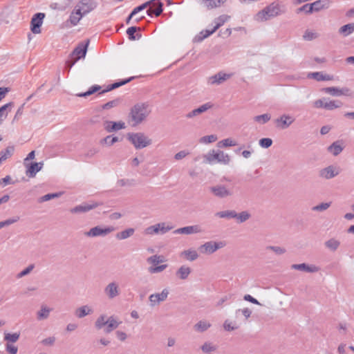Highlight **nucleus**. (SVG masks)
I'll use <instances>...</instances> for the list:
<instances>
[{"mask_svg":"<svg viewBox=\"0 0 354 354\" xmlns=\"http://www.w3.org/2000/svg\"><path fill=\"white\" fill-rule=\"evenodd\" d=\"M283 12H284L281 9L280 5L274 2L258 12L255 15V20L259 22L266 21Z\"/></svg>","mask_w":354,"mask_h":354,"instance_id":"f257e3e1","label":"nucleus"},{"mask_svg":"<svg viewBox=\"0 0 354 354\" xmlns=\"http://www.w3.org/2000/svg\"><path fill=\"white\" fill-rule=\"evenodd\" d=\"M148 105L145 104H137L134 105L130 112L129 118L132 126H136L141 123L149 114Z\"/></svg>","mask_w":354,"mask_h":354,"instance_id":"f03ea898","label":"nucleus"},{"mask_svg":"<svg viewBox=\"0 0 354 354\" xmlns=\"http://www.w3.org/2000/svg\"><path fill=\"white\" fill-rule=\"evenodd\" d=\"M127 139L136 149L145 148L152 143V140L141 132L129 133L127 134Z\"/></svg>","mask_w":354,"mask_h":354,"instance_id":"7ed1b4c3","label":"nucleus"},{"mask_svg":"<svg viewBox=\"0 0 354 354\" xmlns=\"http://www.w3.org/2000/svg\"><path fill=\"white\" fill-rule=\"evenodd\" d=\"M204 158L209 163H214L216 162L224 165H227L230 161V157L228 154L218 150H212L209 151L207 154L205 155Z\"/></svg>","mask_w":354,"mask_h":354,"instance_id":"20e7f679","label":"nucleus"},{"mask_svg":"<svg viewBox=\"0 0 354 354\" xmlns=\"http://www.w3.org/2000/svg\"><path fill=\"white\" fill-rule=\"evenodd\" d=\"M172 228V226H170L167 223L162 222L147 227L144 232L147 235L164 234L171 230Z\"/></svg>","mask_w":354,"mask_h":354,"instance_id":"39448f33","label":"nucleus"},{"mask_svg":"<svg viewBox=\"0 0 354 354\" xmlns=\"http://www.w3.org/2000/svg\"><path fill=\"white\" fill-rule=\"evenodd\" d=\"M113 226L102 227L100 225L91 228L88 231L84 232V235L88 237L106 236L109 234L115 231Z\"/></svg>","mask_w":354,"mask_h":354,"instance_id":"423d86ee","label":"nucleus"},{"mask_svg":"<svg viewBox=\"0 0 354 354\" xmlns=\"http://www.w3.org/2000/svg\"><path fill=\"white\" fill-rule=\"evenodd\" d=\"M225 246V243L224 241L216 242L210 241L201 245L198 249L202 254H211Z\"/></svg>","mask_w":354,"mask_h":354,"instance_id":"0eeeda50","label":"nucleus"},{"mask_svg":"<svg viewBox=\"0 0 354 354\" xmlns=\"http://www.w3.org/2000/svg\"><path fill=\"white\" fill-rule=\"evenodd\" d=\"M169 291L167 288H164L160 293H153L149 297V305L151 307H154L159 305L161 302L165 301L168 295Z\"/></svg>","mask_w":354,"mask_h":354,"instance_id":"6e6552de","label":"nucleus"},{"mask_svg":"<svg viewBox=\"0 0 354 354\" xmlns=\"http://www.w3.org/2000/svg\"><path fill=\"white\" fill-rule=\"evenodd\" d=\"M97 6L95 0H81L77 4L76 8H78V12L86 15L92 10H93Z\"/></svg>","mask_w":354,"mask_h":354,"instance_id":"1a4fd4ad","label":"nucleus"},{"mask_svg":"<svg viewBox=\"0 0 354 354\" xmlns=\"http://www.w3.org/2000/svg\"><path fill=\"white\" fill-rule=\"evenodd\" d=\"M295 121V118L288 115L283 114L278 118L274 120L276 127L280 129H286L288 128Z\"/></svg>","mask_w":354,"mask_h":354,"instance_id":"9d476101","label":"nucleus"},{"mask_svg":"<svg viewBox=\"0 0 354 354\" xmlns=\"http://www.w3.org/2000/svg\"><path fill=\"white\" fill-rule=\"evenodd\" d=\"M45 17V14L42 12H38L33 15L31 21V31L34 34H39L41 32L40 27L42 25L43 19Z\"/></svg>","mask_w":354,"mask_h":354,"instance_id":"9b49d317","label":"nucleus"},{"mask_svg":"<svg viewBox=\"0 0 354 354\" xmlns=\"http://www.w3.org/2000/svg\"><path fill=\"white\" fill-rule=\"evenodd\" d=\"M340 173V169L334 165L328 166L319 171V176L324 179H331Z\"/></svg>","mask_w":354,"mask_h":354,"instance_id":"f8f14e48","label":"nucleus"},{"mask_svg":"<svg viewBox=\"0 0 354 354\" xmlns=\"http://www.w3.org/2000/svg\"><path fill=\"white\" fill-rule=\"evenodd\" d=\"M203 232V230L199 225H189L175 230L173 233L175 234H193Z\"/></svg>","mask_w":354,"mask_h":354,"instance_id":"ddd939ff","label":"nucleus"},{"mask_svg":"<svg viewBox=\"0 0 354 354\" xmlns=\"http://www.w3.org/2000/svg\"><path fill=\"white\" fill-rule=\"evenodd\" d=\"M104 293L107 296V297L110 299H113L118 297L120 293V288L118 283L113 281L109 283L105 288H104Z\"/></svg>","mask_w":354,"mask_h":354,"instance_id":"4468645a","label":"nucleus"},{"mask_svg":"<svg viewBox=\"0 0 354 354\" xmlns=\"http://www.w3.org/2000/svg\"><path fill=\"white\" fill-rule=\"evenodd\" d=\"M149 2H150V7L147 10V15L151 17L153 15H155L156 17L160 15L162 12V3L160 0H151Z\"/></svg>","mask_w":354,"mask_h":354,"instance_id":"2eb2a0df","label":"nucleus"},{"mask_svg":"<svg viewBox=\"0 0 354 354\" xmlns=\"http://www.w3.org/2000/svg\"><path fill=\"white\" fill-rule=\"evenodd\" d=\"M88 44H89V40L88 39L85 44H83V43L80 44L73 50L71 55L74 57L75 61H78L80 59L85 57Z\"/></svg>","mask_w":354,"mask_h":354,"instance_id":"dca6fc26","label":"nucleus"},{"mask_svg":"<svg viewBox=\"0 0 354 354\" xmlns=\"http://www.w3.org/2000/svg\"><path fill=\"white\" fill-rule=\"evenodd\" d=\"M233 75L232 73H225L223 72H219L209 78L208 83L209 84H221L225 80L230 79Z\"/></svg>","mask_w":354,"mask_h":354,"instance_id":"f3484780","label":"nucleus"},{"mask_svg":"<svg viewBox=\"0 0 354 354\" xmlns=\"http://www.w3.org/2000/svg\"><path fill=\"white\" fill-rule=\"evenodd\" d=\"M103 127L107 132H113L123 129L125 128V124L124 122H113L106 120L103 123Z\"/></svg>","mask_w":354,"mask_h":354,"instance_id":"a211bd4d","label":"nucleus"},{"mask_svg":"<svg viewBox=\"0 0 354 354\" xmlns=\"http://www.w3.org/2000/svg\"><path fill=\"white\" fill-rule=\"evenodd\" d=\"M210 191L214 196L219 198H225L230 196H232V192L227 189L223 185H216L214 187H212L210 188Z\"/></svg>","mask_w":354,"mask_h":354,"instance_id":"6ab92c4d","label":"nucleus"},{"mask_svg":"<svg viewBox=\"0 0 354 354\" xmlns=\"http://www.w3.org/2000/svg\"><path fill=\"white\" fill-rule=\"evenodd\" d=\"M98 206L97 203H93L92 204L88 203H82L81 205H77L75 207L71 209L70 212L73 214L77 213H84L87 212Z\"/></svg>","mask_w":354,"mask_h":354,"instance_id":"aec40b11","label":"nucleus"},{"mask_svg":"<svg viewBox=\"0 0 354 354\" xmlns=\"http://www.w3.org/2000/svg\"><path fill=\"white\" fill-rule=\"evenodd\" d=\"M212 106H213V104L211 102H207V103L200 106L198 108L192 110V111H190L189 113H188L186 115V117L187 118H194L195 116H197V115L207 111V110L211 109Z\"/></svg>","mask_w":354,"mask_h":354,"instance_id":"412c9836","label":"nucleus"},{"mask_svg":"<svg viewBox=\"0 0 354 354\" xmlns=\"http://www.w3.org/2000/svg\"><path fill=\"white\" fill-rule=\"evenodd\" d=\"M106 322V326L104 328V332L106 333H111L114 329L117 328L120 324H122V322L118 320V319L114 316H110L108 317Z\"/></svg>","mask_w":354,"mask_h":354,"instance_id":"4be33fe9","label":"nucleus"},{"mask_svg":"<svg viewBox=\"0 0 354 354\" xmlns=\"http://www.w3.org/2000/svg\"><path fill=\"white\" fill-rule=\"evenodd\" d=\"M93 313V309L88 305L80 306L75 310V315L79 319H82Z\"/></svg>","mask_w":354,"mask_h":354,"instance_id":"5701e85b","label":"nucleus"},{"mask_svg":"<svg viewBox=\"0 0 354 354\" xmlns=\"http://www.w3.org/2000/svg\"><path fill=\"white\" fill-rule=\"evenodd\" d=\"M291 268L294 270L304 271L306 272H316L319 271V268L315 266H309L306 263L292 264Z\"/></svg>","mask_w":354,"mask_h":354,"instance_id":"b1692460","label":"nucleus"},{"mask_svg":"<svg viewBox=\"0 0 354 354\" xmlns=\"http://www.w3.org/2000/svg\"><path fill=\"white\" fill-rule=\"evenodd\" d=\"M43 166V162L31 163L26 171V175L31 178L35 177L36 174L42 169Z\"/></svg>","mask_w":354,"mask_h":354,"instance_id":"393cba45","label":"nucleus"},{"mask_svg":"<svg viewBox=\"0 0 354 354\" xmlns=\"http://www.w3.org/2000/svg\"><path fill=\"white\" fill-rule=\"evenodd\" d=\"M180 257L184 258L187 261H194L198 258V254L196 250L189 249L181 252Z\"/></svg>","mask_w":354,"mask_h":354,"instance_id":"a878e982","label":"nucleus"},{"mask_svg":"<svg viewBox=\"0 0 354 354\" xmlns=\"http://www.w3.org/2000/svg\"><path fill=\"white\" fill-rule=\"evenodd\" d=\"M135 78V77H129L127 79H125V80H121L120 82H115L112 84H110L109 85L106 89L103 90L102 91H101L100 93H99V94H104L106 92H109L110 91H112L113 89H115L121 86H123L129 82H130L131 80H133V79Z\"/></svg>","mask_w":354,"mask_h":354,"instance_id":"bb28decb","label":"nucleus"},{"mask_svg":"<svg viewBox=\"0 0 354 354\" xmlns=\"http://www.w3.org/2000/svg\"><path fill=\"white\" fill-rule=\"evenodd\" d=\"M330 0H317L312 3L313 11H319L328 8L330 6Z\"/></svg>","mask_w":354,"mask_h":354,"instance_id":"cd10ccee","label":"nucleus"},{"mask_svg":"<svg viewBox=\"0 0 354 354\" xmlns=\"http://www.w3.org/2000/svg\"><path fill=\"white\" fill-rule=\"evenodd\" d=\"M340 241L335 238H331L324 243L325 247L331 252L336 251L340 246Z\"/></svg>","mask_w":354,"mask_h":354,"instance_id":"c85d7f7f","label":"nucleus"},{"mask_svg":"<svg viewBox=\"0 0 354 354\" xmlns=\"http://www.w3.org/2000/svg\"><path fill=\"white\" fill-rule=\"evenodd\" d=\"M191 271L192 270L189 267L186 266H182L178 268L176 274L179 279L185 280L187 279V277L191 273Z\"/></svg>","mask_w":354,"mask_h":354,"instance_id":"c756f323","label":"nucleus"},{"mask_svg":"<svg viewBox=\"0 0 354 354\" xmlns=\"http://www.w3.org/2000/svg\"><path fill=\"white\" fill-rule=\"evenodd\" d=\"M342 106V102L339 100H331L326 98L325 107L326 110L332 111L335 109L339 108Z\"/></svg>","mask_w":354,"mask_h":354,"instance_id":"7c9ffc66","label":"nucleus"},{"mask_svg":"<svg viewBox=\"0 0 354 354\" xmlns=\"http://www.w3.org/2000/svg\"><path fill=\"white\" fill-rule=\"evenodd\" d=\"M84 16L81 12H78V8L75 7V11L72 12L69 17V21L73 26H76L82 17Z\"/></svg>","mask_w":354,"mask_h":354,"instance_id":"2f4dec72","label":"nucleus"},{"mask_svg":"<svg viewBox=\"0 0 354 354\" xmlns=\"http://www.w3.org/2000/svg\"><path fill=\"white\" fill-rule=\"evenodd\" d=\"M354 31V23H350L342 26L339 29V33L344 37H347Z\"/></svg>","mask_w":354,"mask_h":354,"instance_id":"473e14b6","label":"nucleus"},{"mask_svg":"<svg viewBox=\"0 0 354 354\" xmlns=\"http://www.w3.org/2000/svg\"><path fill=\"white\" fill-rule=\"evenodd\" d=\"M51 309L46 306H42L40 310L37 313V319L38 320L46 319L50 315Z\"/></svg>","mask_w":354,"mask_h":354,"instance_id":"72a5a7b5","label":"nucleus"},{"mask_svg":"<svg viewBox=\"0 0 354 354\" xmlns=\"http://www.w3.org/2000/svg\"><path fill=\"white\" fill-rule=\"evenodd\" d=\"M216 216L221 218H235L236 216V212L234 210H225L216 213Z\"/></svg>","mask_w":354,"mask_h":354,"instance_id":"f704fd0d","label":"nucleus"},{"mask_svg":"<svg viewBox=\"0 0 354 354\" xmlns=\"http://www.w3.org/2000/svg\"><path fill=\"white\" fill-rule=\"evenodd\" d=\"M211 324L207 321H199L194 326V328L197 332H204L210 328Z\"/></svg>","mask_w":354,"mask_h":354,"instance_id":"c9c22d12","label":"nucleus"},{"mask_svg":"<svg viewBox=\"0 0 354 354\" xmlns=\"http://www.w3.org/2000/svg\"><path fill=\"white\" fill-rule=\"evenodd\" d=\"M165 261V259L162 255L155 254L147 258V262L152 266H157L159 263Z\"/></svg>","mask_w":354,"mask_h":354,"instance_id":"e433bc0d","label":"nucleus"},{"mask_svg":"<svg viewBox=\"0 0 354 354\" xmlns=\"http://www.w3.org/2000/svg\"><path fill=\"white\" fill-rule=\"evenodd\" d=\"M328 151L334 156H337L343 151V147L338 141H336L328 147Z\"/></svg>","mask_w":354,"mask_h":354,"instance_id":"4c0bfd02","label":"nucleus"},{"mask_svg":"<svg viewBox=\"0 0 354 354\" xmlns=\"http://www.w3.org/2000/svg\"><path fill=\"white\" fill-rule=\"evenodd\" d=\"M201 349L204 353H209L216 351L217 349V346L216 344L211 342H205L201 346Z\"/></svg>","mask_w":354,"mask_h":354,"instance_id":"58836bf2","label":"nucleus"},{"mask_svg":"<svg viewBox=\"0 0 354 354\" xmlns=\"http://www.w3.org/2000/svg\"><path fill=\"white\" fill-rule=\"evenodd\" d=\"M135 230L133 228H128L116 234V239L119 240H124L130 236H131L134 234Z\"/></svg>","mask_w":354,"mask_h":354,"instance_id":"ea45409f","label":"nucleus"},{"mask_svg":"<svg viewBox=\"0 0 354 354\" xmlns=\"http://www.w3.org/2000/svg\"><path fill=\"white\" fill-rule=\"evenodd\" d=\"M100 89H101V86L95 84V85H93L91 87H90L87 91L76 94V96L80 97H86L95 93V92L100 91Z\"/></svg>","mask_w":354,"mask_h":354,"instance_id":"a19ab883","label":"nucleus"},{"mask_svg":"<svg viewBox=\"0 0 354 354\" xmlns=\"http://www.w3.org/2000/svg\"><path fill=\"white\" fill-rule=\"evenodd\" d=\"M251 217V214L248 211H243L240 213H236V216H235V219H236V222L238 223H242L247 221Z\"/></svg>","mask_w":354,"mask_h":354,"instance_id":"79ce46f5","label":"nucleus"},{"mask_svg":"<svg viewBox=\"0 0 354 354\" xmlns=\"http://www.w3.org/2000/svg\"><path fill=\"white\" fill-rule=\"evenodd\" d=\"M119 138L118 136H107L100 140L101 145H106L108 146H112L115 142H118Z\"/></svg>","mask_w":354,"mask_h":354,"instance_id":"37998d69","label":"nucleus"},{"mask_svg":"<svg viewBox=\"0 0 354 354\" xmlns=\"http://www.w3.org/2000/svg\"><path fill=\"white\" fill-rule=\"evenodd\" d=\"M230 19V16L226 15H223L216 18L214 21L215 26H214V30L218 29L221 26H223L228 19Z\"/></svg>","mask_w":354,"mask_h":354,"instance_id":"c03bdc74","label":"nucleus"},{"mask_svg":"<svg viewBox=\"0 0 354 354\" xmlns=\"http://www.w3.org/2000/svg\"><path fill=\"white\" fill-rule=\"evenodd\" d=\"M201 3L209 10L220 6L221 0H200Z\"/></svg>","mask_w":354,"mask_h":354,"instance_id":"a18cd8bd","label":"nucleus"},{"mask_svg":"<svg viewBox=\"0 0 354 354\" xmlns=\"http://www.w3.org/2000/svg\"><path fill=\"white\" fill-rule=\"evenodd\" d=\"M14 105V103L12 102H10L9 103H7L4 105H3L1 107H0V123L3 120L4 118H6L8 115L7 109H11Z\"/></svg>","mask_w":354,"mask_h":354,"instance_id":"49530a36","label":"nucleus"},{"mask_svg":"<svg viewBox=\"0 0 354 354\" xmlns=\"http://www.w3.org/2000/svg\"><path fill=\"white\" fill-rule=\"evenodd\" d=\"M15 151L14 146H8L5 149L0 151V156L3 160H6L8 158L11 157Z\"/></svg>","mask_w":354,"mask_h":354,"instance_id":"de8ad7c7","label":"nucleus"},{"mask_svg":"<svg viewBox=\"0 0 354 354\" xmlns=\"http://www.w3.org/2000/svg\"><path fill=\"white\" fill-rule=\"evenodd\" d=\"M106 316L105 315H100L95 322V326L97 329H102L103 327L106 326Z\"/></svg>","mask_w":354,"mask_h":354,"instance_id":"09e8293b","label":"nucleus"},{"mask_svg":"<svg viewBox=\"0 0 354 354\" xmlns=\"http://www.w3.org/2000/svg\"><path fill=\"white\" fill-rule=\"evenodd\" d=\"M20 334L19 333H5L4 340L7 341L8 343H15L19 339Z\"/></svg>","mask_w":354,"mask_h":354,"instance_id":"8fccbe9b","label":"nucleus"},{"mask_svg":"<svg viewBox=\"0 0 354 354\" xmlns=\"http://www.w3.org/2000/svg\"><path fill=\"white\" fill-rule=\"evenodd\" d=\"M271 118V115L269 113H265L259 115H257L254 118V120L260 124H266Z\"/></svg>","mask_w":354,"mask_h":354,"instance_id":"3c124183","label":"nucleus"},{"mask_svg":"<svg viewBox=\"0 0 354 354\" xmlns=\"http://www.w3.org/2000/svg\"><path fill=\"white\" fill-rule=\"evenodd\" d=\"M167 264H162L160 266H153L149 268L148 270L151 274L160 273L164 271L167 268Z\"/></svg>","mask_w":354,"mask_h":354,"instance_id":"603ef678","label":"nucleus"},{"mask_svg":"<svg viewBox=\"0 0 354 354\" xmlns=\"http://www.w3.org/2000/svg\"><path fill=\"white\" fill-rule=\"evenodd\" d=\"M309 77L315 79L317 81H324V80H330L328 75H324L320 72H315L312 73L309 75Z\"/></svg>","mask_w":354,"mask_h":354,"instance_id":"864d4df0","label":"nucleus"},{"mask_svg":"<svg viewBox=\"0 0 354 354\" xmlns=\"http://www.w3.org/2000/svg\"><path fill=\"white\" fill-rule=\"evenodd\" d=\"M331 205V202L329 203H322L317 205L313 206L312 207L313 211L315 212H323L326 210Z\"/></svg>","mask_w":354,"mask_h":354,"instance_id":"5fc2aeb1","label":"nucleus"},{"mask_svg":"<svg viewBox=\"0 0 354 354\" xmlns=\"http://www.w3.org/2000/svg\"><path fill=\"white\" fill-rule=\"evenodd\" d=\"M218 145L219 147H227L236 146L237 143L231 138H226L220 141Z\"/></svg>","mask_w":354,"mask_h":354,"instance_id":"6e6d98bb","label":"nucleus"},{"mask_svg":"<svg viewBox=\"0 0 354 354\" xmlns=\"http://www.w3.org/2000/svg\"><path fill=\"white\" fill-rule=\"evenodd\" d=\"M324 91L333 96H339L340 88L337 87H326L324 88Z\"/></svg>","mask_w":354,"mask_h":354,"instance_id":"4d7b16f0","label":"nucleus"},{"mask_svg":"<svg viewBox=\"0 0 354 354\" xmlns=\"http://www.w3.org/2000/svg\"><path fill=\"white\" fill-rule=\"evenodd\" d=\"M59 196H60V194H59V193L48 194H46V195L40 197L38 199V202L39 203H44V202L48 201L49 200L57 198Z\"/></svg>","mask_w":354,"mask_h":354,"instance_id":"13d9d810","label":"nucleus"},{"mask_svg":"<svg viewBox=\"0 0 354 354\" xmlns=\"http://www.w3.org/2000/svg\"><path fill=\"white\" fill-rule=\"evenodd\" d=\"M217 140V136L215 135L205 136L200 138V142L208 144L215 142Z\"/></svg>","mask_w":354,"mask_h":354,"instance_id":"bf43d9fd","label":"nucleus"},{"mask_svg":"<svg viewBox=\"0 0 354 354\" xmlns=\"http://www.w3.org/2000/svg\"><path fill=\"white\" fill-rule=\"evenodd\" d=\"M266 250H272L277 255L283 254L286 252V250L284 248L279 246L269 245L266 247Z\"/></svg>","mask_w":354,"mask_h":354,"instance_id":"052dcab7","label":"nucleus"},{"mask_svg":"<svg viewBox=\"0 0 354 354\" xmlns=\"http://www.w3.org/2000/svg\"><path fill=\"white\" fill-rule=\"evenodd\" d=\"M140 30V27H136V26L129 27L127 30V34L128 35L129 39L130 40H135L136 39L135 32L137 30Z\"/></svg>","mask_w":354,"mask_h":354,"instance_id":"680f3d73","label":"nucleus"},{"mask_svg":"<svg viewBox=\"0 0 354 354\" xmlns=\"http://www.w3.org/2000/svg\"><path fill=\"white\" fill-rule=\"evenodd\" d=\"M239 313H241L245 317V319H248L252 314V310L248 308L236 310V315L239 316Z\"/></svg>","mask_w":354,"mask_h":354,"instance_id":"e2e57ef3","label":"nucleus"},{"mask_svg":"<svg viewBox=\"0 0 354 354\" xmlns=\"http://www.w3.org/2000/svg\"><path fill=\"white\" fill-rule=\"evenodd\" d=\"M120 100L119 99H115L111 101H109L102 106L103 109H109L111 108L117 106L120 104Z\"/></svg>","mask_w":354,"mask_h":354,"instance_id":"0e129e2a","label":"nucleus"},{"mask_svg":"<svg viewBox=\"0 0 354 354\" xmlns=\"http://www.w3.org/2000/svg\"><path fill=\"white\" fill-rule=\"evenodd\" d=\"M272 144V140L271 138H261L259 140V145L263 148H269Z\"/></svg>","mask_w":354,"mask_h":354,"instance_id":"69168bd1","label":"nucleus"},{"mask_svg":"<svg viewBox=\"0 0 354 354\" xmlns=\"http://www.w3.org/2000/svg\"><path fill=\"white\" fill-rule=\"evenodd\" d=\"M318 35L317 33L310 30H306L304 35H303L304 39L307 41L313 40L314 39H316Z\"/></svg>","mask_w":354,"mask_h":354,"instance_id":"338daca9","label":"nucleus"},{"mask_svg":"<svg viewBox=\"0 0 354 354\" xmlns=\"http://www.w3.org/2000/svg\"><path fill=\"white\" fill-rule=\"evenodd\" d=\"M6 351L9 354H17L18 348L12 344L7 343L6 344Z\"/></svg>","mask_w":354,"mask_h":354,"instance_id":"774afa93","label":"nucleus"}]
</instances>
